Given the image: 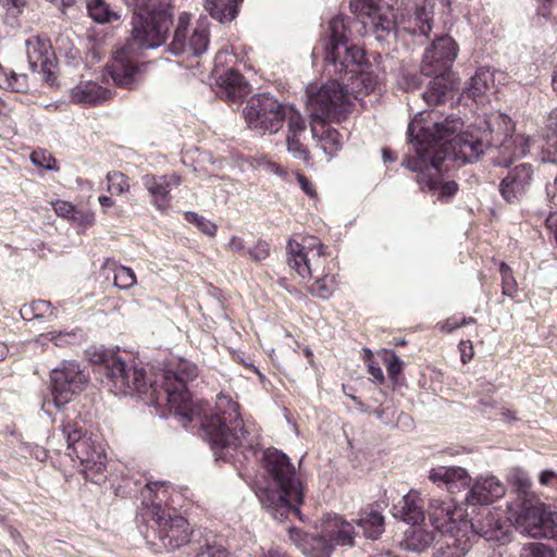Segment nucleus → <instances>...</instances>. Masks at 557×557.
Returning a JSON list of instances; mask_svg holds the SVG:
<instances>
[{
  "label": "nucleus",
  "instance_id": "nucleus-1",
  "mask_svg": "<svg viewBox=\"0 0 557 557\" xmlns=\"http://www.w3.org/2000/svg\"><path fill=\"white\" fill-rule=\"evenodd\" d=\"M198 376L197 367L186 360L169 367L162 374V383H150L151 405L161 406L163 401L188 422L200 421L206 440L216 459L238 461L256 454L255 441L247 436L238 412V405L230 395L220 393L215 406L210 412L198 409L190 399L187 384Z\"/></svg>",
  "mask_w": 557,
  "mask_h": 557
},
{
  "label": "nucleus",
  "instance_id": "nucleus-2",
  "mask_svg": "<svg viewBox=\"0 0 557 557\" xmlns=\"http://www.w3.org/2000/svg\"><path fill=\"white\" fill-rule=\"evenodd\" d=\"M433 112H418L408 125L409 141L414 149V156L404 158L401 165L406 169L417 172V182L422 189L428 188L441 201H448L458 190V185L454 181H444L442 177V163L446 160V154L440 152H429L424 147L429 137L445 138L451 132H456L461 126L460 117L448 115L443 121H437Z\"/></svg>",
  "mask_w": 557,
  "mask_h": 557
},
{
  "label": "nucleus",
  "instance_id": "nucleus-3",
  "mask_svg": "<svg viewBox=\"0 0 557 557\" xmlns=\"http://www.w3.org/2000/svg\"><path fill=\"white\" fill-rule=\"evenodd\" d=\"M262 466L265 485L256 492L262 506L277 520L289 513L299 515L304 488L289 457L276 448H268L262 456Z\"/></svg>",
  "mask_w": 557,
  "mask_h": 557
},
{
  "label": "nucleus",
  "instance_id": "nucleus-4",
  "mask_svg": "<svg viewBox=\"0 0 557 557\" xmlns=\"http://www.w3.org/2000/svg\"><path fill=\"white\" fill-rule=\"evenodd\" d=\"M306 95L307 109L312 119V137L317 139L325 154L333 157L342 149L344 138L325 121L339 122L346 119L356 97L344 91L335 81H327L320 87L310 84L306 89Z\"/></svg>",
  "mask_w": 557,
  "mask_h": 557
},
{
  "label": "nucleus",
  "instance_id": "nucleus-5",
  "mask_svg": "<svg viewBox=\"0 0 557 557\" xmlns=\"http://www.w3.org/2000/svg\"><path fill=\"white\" fill-rule=\"evenodd\" d=\"M347 26L343 16H335L329 23L327 44L325 46V71L329 75H338L335 81L344 91L359 96L373 89V81L369 73L361 72L363 51L355 45H349L346 36Z\"/></svg>",
  "mask_w": 557,
  "mask_h": 557
},
{
  "label": "nucleus",
  "instance_id": "nucleus-6",
  "mask_svg": "<svg viewBox=\"0 0 557 557\" xmlns=\"http://www.w3.org/2000/svg\"><path fill=\"white\" fill-rule=\"evenodd\" d=\"M165 482H148L141 491V507L138 522L146 523L144 536L152 546L168 552L175 550L189 542L188 521L180 515H171L162 507L166 499Z\"/></svg>",
  "mask_w": 557,
  "mask_h": 557
},
{
  "label": "nucleus",
  "instance_id": "nucleus-7",
  "mask_svg": "<svg viewBox=\"0 0 557 557\" xmlns=\"http://www.w3.org/2000/svg\"><path fill=\"white\" fill-rule=\"evenodd\" d=\"M325 247L313 236L304 237L301 242L287 243V262L304 281L314 280L310 293L327 299L335 288V280L329 273Z\"/></svg>",
  "mask_w": 557,
  "mask_h": 557
},
{
  "label": "nucleus",
  "instance_id": "nucleus-8",
  "mask_svg": "<svg viewBox=\"0 0 557 557\" xmlns=\"http://www.w3.org/2000/svg\"><path fill=\"white\" fill-rule=\"evenodd\" d=\"M60 433L66 443V454L78 460L86 480L100 484L106 481L107 454L102 443L87 435L77 421L63 420Z\"/></svg>",
  "mask_w": 557,
  "mask_h": 557
},
{
  "label": "nucleus",
  "instance_id": "nucleus-9",
  "mask_svg": "<svg viewBox=\"0 0 557 557\" xmlns=\"http://www.w3.org/2000/svg\"><path fill=\"white\" fill-rule=\"evenodd\" d=\"M458 53V46L450 36H441L426 49L421 72L425 76H432L429 87L422 92V98L428 106L443 103L446 96L453 89L450 67Z\"/></svg>",
  "mask_w": 557,
  "mask_h": 557
},
{
  "label": "nucleus",
  "instance_id": "nucleus-10",
  "mask_svg": "<svg viewBox=\"0 0 557 557\" xmlns=\"http://www.w3.org/2000/svg\"><path fill=\"white\" fill-rule=\"evenodd\" d=\"M148 9L132 16L131 35L126 41L127 50L137 53L140 50L157 49L165 44L173 24V14L169 4L150 0Z\"/></svg>",
  "mask_w": 557,
  "mask_h": 557
},
{
  "label": "nucleus",
  "instance_id": "nucleus-11",
  "mask_svg": "<svg viewBox=\"0 0 557 557\" xmlns=\"http://www.w3.org/2000/svg\"><path fill=\"white\" fill-rule=\"evenodd\" d=\"M462 123V121L460 120ZM478 126L481 135H474L470 132L457 134L461 128L451 132L445 138L429 137L424 147L429 148V152H440L441 156L446 154V159L461 160L465 163L475 162L484 150L492 145V129L488 122L479 120ZM462 127V125L460 126Z\"/></svg>",
  "mask_w": 557,
  "mask_h": 557
},
{
  "label": "nucleus",
  "instance_id": "nucleus-12",
  "mask_svg": "<svg viewBox=\"0 0 557 557\" xmlns=\"http://www.w3.org/2000/svg\"><path fill=\"white\" fill-rule=\"evenodd\" d=\"M107 375V384L112 393L120 396L151 394L150 384L146 381V371L135 361L126 362L113 352H102L98 359ZM151 405V395L149 396Z\"/></svg>",
  "mask_w": 557,
  "mask_h": 557
},
{
  "label": "nucleus",
  "instance_id": "nucleus-13",
  "mask_svg": "<svg viewBox=\"0 0 557 557\" xmlns=\"http://www.w3.org/2000/svg\"><path fill=\"white\" fill-rule=\"evenodd\" d=\"M243 113L249 128L260 134H275L284 125L287 107L270 94H259L248 100Z\"/></svg>",
  "mask_w": 557,
  "mask_h": 557
},
{
  "label": "nucleus",
  "instance_id": "nucleus-14",
  "mask_svg": "<svg viewBox=\"0 0 557 557\" xmlns=\"http://www.w3.org/2000/svg\"><path fill=\"white\" fill-rule=\"evenodd\" d=\"M52 400H48L58 409L71 401L73 395L79 393L87 383V376L75 361H62L51 370Z\"/></svg>",
  "mask_w": 557,
  "mask_h": 557
},
{
  "label": "nucleus",
  "instance_id": "nucleus-15",
  "mask_svg": "<svg viewBox=\"0 0 557 557\" xmlns=\"http://www.w3.org/2000/svg\"><path fill=\"white\" fill-rule=\"evenodd\" d=\"M515 521L517 528L531 537H554L556 534L557 515L546 511L540 500L523 499Z\"/></svg>",
  "mask_w": 557,
  "mask_h": 557
},
{
  "label": "nucleus",
  "instance_id": "nucleus-16",
  "mask_svg": "<svg viewBox=\"0 0 557 557\" xmlns=\"http://www.w3.org/2000/svg\"><path fill=\"white\" fill-rule=\"evenodd\" d=\"M189 23L190 14L187 12L181 13L174 30L173 39L168 46V49L172 54H189L198 57L206 52L209 45V36L206 28L196 27L189 36V42H186Z\"/></svg>",
  "mask_w": 557,
  "mask_h": 557
},
{
  "label": "nucleus",
  "instance_id": "nucleus-17",
  "mask_svg": "<svg viewBox=\"0 0 557 557\" xmlns=\"http://www.w3.org/2000/svg\"><path fill=\"white\" fill-rule=\"evenodd\" d=\"M429 516L432 525L442 534L455 536L461 525H467L463 520V510L454 499L446 497L445 499H431Z\"/></svg>",
  "mask_w": 557,
  "mask_h": 557
},
{
  "label": "nucleus",
  "instance_id": "nucleus-18",
  "mask_svg": "<svg viewBox=\"0 0 557 557\" xmlns=\"http://www.w3.org/2000/svg\"><path fill=\"white\" fill-rule=\"evenodd\" d=\"M534 178V170L529 163L509 168L502 178L498 190L507 203L520 202L530 191Z\"/></svg>",
  "mask_w": 557,
  "mask_h": 557
},
{
  "label": "nucleus",
  "instance_id": "nucleus-19",
  "mask_svg": "<svg viewBox=\"0 0 557 557\" xmlns=\"http://www.w3.org/2000/svg\"><path fill=\"white\" fill-rule=\"evenodd\" d=\"M136 54L133 50H127L124 46L117 50L112 62L107 65V72L119 87L133 88L137 81L138 67L133 60Z\"/></svg>",
  "mask_w": 557,
  "mask_h": 557
},
{
  "label": "nucleus",
  "instance_id": "nucleus-20",
  "mask_svg": "<svg viewBox=\"0 0 557 557\" xmlns=\"http://www.w3.org/2000/svg\"><path fill=\"white\" fill-rule=\"evenodd\" d=\"M182 183L180 175L146 174L143 176V184L151 197L152 205L160 211H165L171 205V189Z\"/></svg>",
  "mask_w": 557,
  "mask_h": 557
},
{
  "label": "nucleus",
  "instance_id": "nucleus-21",
  "mask_svg": "<svg viewBox=\"0 0 557 557\" xmlns=\"http://www.w3.org/2000/svg\"><path fill=\"white\" fill-rule=\"evenodd\" d=\"M433 20V0H422L417 2L413 13L401 14L398 17L397 30H404L411 35L428 36L432 29Z\"/></svg>",
  "mask_w": 557,
  "mask_h": 557
},
{
  "label": "nucleus",
  "instance_id": "nucleus-22",
  "mask_svg": "<svg viewBox=\"0 0 557 557\" xmlns=\"http://www.w3.org/2000/svg\"><path fill=\"white\" fill-rule=\"evenodd\" d=\"M290 541L307 557H331L333 544H331L325 534H307L300 530L292 528L288 531Z\"/></svg>",
  "mask_w": 557,
  "mask_h": 557
},
{
  "label": "nucleus",
  "instance_id": "nucleus-23",
  "mask_svg": "<svg viewBox=\"0 0 557 557\" xmlns=\"http://www.w3.org/2000/svg\"><path fill=\"white\" fill-rule=\"evenodd\" d=\"M505 486L496 476L478 479L471 486L467 503L469 505H490L505 495Z\"/></svg>",
  "mask_w": 557,
  "mask_h": 557
},
{
  "label": "nucleus",
  "instance_id": "nucleus-24",
  "mask_svg": "<svg viewBox=\"0 0 557 557\" xmlns=\"http://www.w3.org/2000/svg\"><path fill=\"white\" fill-rule=\"evenodd\" d=\"M333 545L354 546L357 535L354 525L338 515L327 513L323 519V530Z\"/></svg>",
  "mask_w": 557,
  "mask_h": 557
},
{
  "label": "nucleus",
  "instance_id": "nucleus-25",
  "mask_svg": "<svg viewBox=\"0 0 557 557\" xmlns=\"http://www.w3.org/2000/svg\"><path fill=\"white\" fill-rule=\"evenodd\" d=\"M393 516L408 524L416 525L424 520L423 502L420 493L409 491L393 506Z\"/></svg>",
  "mask_w": 557,
  "mask_h": 557
},
{
  "label": "nucleus",
  "instance_id": "nucleus-26",
  "mask_svg": "<svg viewBox=\"0 0 557 557\" xmlns=\"http://www.w3.org/2000/svg\"><path fill=\"white\" fill-rule=\"evenodd\" d=\"M111 92L95 82H81L71 90V100L82 106H97L110 99Z\"/></svg>",
  "mask_w": 557,
  "mask_h": 557
},
{
  "label": "nucleus",
  "instance_id": "nucleus-27",
  "mask_svg": "<svg viewBox=\"0 0 557 557\" xmlns=\"http://www.w3.org/2000/svg\"><path fill=\"white\" fill-rule=\"evenodd\" d=\"M482 519L471 521L472 531L488 542H498L505 536L500 513L486 509Z\"/></svg>",
  "mask_w": 557,
  "mask_h": 557
},
{
  "label": "nucleus",
  "instance_id": "nucleus-28",
  "mask_svg": "<svg viewBox=\"0 0 557 557\" xmlns=\"http://www.w3.org/2000/svg\"><path fill=\"white\" fill-rule=\"evenodd\" d=\"M543 137L545 144L542 146L544 151L543 160L547 162H557V108L550 111L547 116L545 127L543 129ZM557 187V174L554 181L553 188ZM552 186H547V195L550 196Z\"/></svg>",
  "mask_w": 557,
  "mask_h": 557
},
{
  "label": "nucleus",
  "instance_id": "nucleus-29",
  "mask_svg": "<svg viewBox=\"0 0 557 557\" xmlns=\"http://www.w3.org/2000/svg\"><path fill=\"white\" fill-rule=\"evenodd\" d=\"M218 84L223 94L230 100L244 98L248 94V85L244 76L231 69L219 76Z\"/></svg>",
  "mask_w": 557,
  "mask_h": 557
},
{
  "label": "nucleus",
  "instance_id": "nucleus-30",
  "mask_svg": "<svg viewBox=\"0 0 557 557\" xmlns=\"http://www.w3.org/2000/svg\"><path fill=\"white\" fill-rule=\"evenodd\" d=\"M398 17L391 10L382 12L377 8H369L367 20L362 23L366 27L372 28V30L381 38L383 34L389 33L393 29H397Z\"/></svg>",
  "mask_w": 557,
  "mask_h": 557
},
{
  "label": "nucleus",
  "instance_id": "nucleus-31",
  "mask_svg": "<svg viewBox=\"0 0 557 557\" xmlns=\"http://www.w3.org/2000/svg\"><path fill=\"white\" fill-rule=\"evenodd\" d=\"M528 145L529 139L522 136H517L516 138L510 136L506 138V140L500 144V156L495 160V164L509 168L512 158H521L527 154Z\"/></svg>",
  "mask_w": 557,
  "mask_h": 557
},
{
  "label": "nucleus",
  "instance_id": "nucleus-32",
  "mask_svg": "<svg viewBox=\"0 0 557 557\" xmlns=\"http://www.w3.org/2000/svg\"><path fill=\"white\" fill-rule=\"evenodd\" d=\"M356 523L362 529L364 537L369 540H377L385 529V521L382 512L374 509L361 511Z\"/></svg>",
  "mask_w": 557,
  "mask_h": 557
},
{
  "label": "nucleus",
  "instance_id": "nucleus-33",
  "mask_svg": "<svg viewBox=\"0 0 557 557\" xmlns=\"http://www.w3.org/2000/svg\"><path fill=\"white\" fill-rule=\"evenodd\" d=\"M493 73L486 67H481L471 77L466 94L476 102L483 101V97L493 88Z\"/></svg>",
  "mask_w": 557,
  "mask_h": 557
},
{
  "label": "nucleus",
  "instance_id": "nucleus-34",
  "mask_svg": "<svg viewBox=\"0 0 557 557\" xmlns=\"http://www.w3.org/2000/svg\"><path fill=\"white\" fill-rule=\"evenodd\" d=\"M244 0H205V8L210 15L221 22L233 21L238 14V8Z\"/></svg>",
  "mask_w": 557,
  "mask_h": 557
},
{
  "label": "nucleus",
  "instance_id": "nucleus-35",
  "mask_svg": "<svg viewBox=\"0 0 557 557\" xmlns=\"http://www.w3.org/2000/svg\"><path fill=\"white\" fill-rule=\"evenodd\" d=\"M86 8L89 16L98 24H110L121 18V12L106 0H87Z\"/></svg>",
  "mask_w": 557,
  "mask_h": 557
},
{
  "label": "nucleus",
  "instance_id": "nucleus-36",
  "mask_svg": "<svg viewBox=\"0 0 557 557\" xmlns=\"http://www.w3.org/2000/svg\"><path fill=\"white\" fill-rule=\"evenodd\" d=\"M0 87L14 92H24L28 88L27 75L1 69Z\"/></svg>",
  "mask_w": 557,
  "mask_h": 557
},
{
  "label": "nucleus",
  "instance_id": "nucleus-37",
  "mask_svg": "<svg viewBox=\"0 0 557 557\" xmlns=\"http://www.w3.org/2000/svg\"><path fill=\"white\" fill-rule=\"evenodd\" d=\"M20 314L25 321L54 315L50 301L46 300H36L24 305L20 310Z\"/></svg>",
  "mask_w": 557,
  "mask_h": 557
},
{
  "label": "nucleus",
  "instance_id": "nucleus-38",
  "mask_svg": "<svg viewBox=\"0 0 557 557\" xmlns=\"http://www.w3.org/2000/svg\"><path fill=\"white\" fill-rule=\"evenodd\" d=\"M29 66L33 72L42 71L44 73H48L50 75V67L52 66V61L48 55V47L45 44H39L37 49H34V52H28Z\"/></svg>",
  "mask_w": 557,
  "mask_h": 557
},
{
  "label": "nucleus",
  "instance_id": "nucleus-39",
  "mask_svg": "<svg viewBox=\"0 0 557 557\" xmlns=\"http://www.w3.org/2000/svg\"><path fill=\"white\" fill-rule=\"evenodd\" d=\"M471 476L465 468L453 466L449 467L448 492L455 493L461 488H466L471 484Z\"/></svg>",
  "mask_w": 557,
  "mask_h": 557
},
{
  "label": "nucleus",
  "instance_id": "nucleus-40",
  "mask_svg": "<svg viewBox=\"0 0 557 557\" xmlns=\"http://www.w3.org/2000/svg\"><path fill=\"white\" fill-rule=\"evenodd\" d=\"M78 339V330L70 332H49L48 334H41L35 339V344L44 345L46 341H51L55 346L64 347L66 345L74 344Z\"/></svg>",
  "mask_w": 557,
  "mask_h": 557
},
{
  "label": "nucleus",
  "instance_id": "nucleus-41",
  "mask_svg": "<svg viewBox=\"0 0 557 557\" xmlns=\"http://www.w3.org/2000/svg\"><path fill=\"white\" fill-rule=\"evenodd\" d=\"M114 286L120 289H128L137 283L136 275L131 268L124 265H115L114 269Z\"/></svg>",
  "mask_w": 557,
  "mask_h": 557
},
{
  "label": "nucleus",
  "instance_id": "nucleus-42",
  "mask_svg": "<svg viewBox=\"0 0 557 557\" xmlns=\"http://www.w3.org/2000/svg\"><path fill=\"white\" fill-rule=\"evenodd\" d=\"M108 191L115 195H122L129 189L128 178L121 172H109L107 174Z\"/></svg>",
  "mask_w": 557,
  "mask_h": 557
},
{
  "label": "nucleus",
  "instance_id": "nucleus-43",
  "mask_svg": "<svg viewBox=\"0 0 557 557\" xmlns=\"http://www.w3.org/2000/svg\"><path fill=\"white\" fill-rule=\"evenodd\" d=\"M301 136L296 135H287L286 145L287 151L295 158L302 160L308 163L310 160V151L307 147L301 143Z\"/></svg>",
  "mask_w": 557,
  "mask_h": 557
},
{
  "label": "nucleus",
  "instance_id": "nucleus-44",
  "mask_svg": "<svg viewBox=\"0 0 557 557\" xmlns=\"http://www.w3.org/2000/svg\"><path fill=\"white\" fill-rule=\"evenodd\" d=\"M185 220L191 224H195L198 230H200L203 234L213 237L216 233V225L205 216L199 215L196 212L187 211L185 212Z\"/></svg>",
  "mask_w": 557,
  "mask_h": 557
},
{
  "label": "nucleus",
  "instance_id": "nucleus-45",
  "mask_svg": "<svg viewBox=\"0 0 557 557\" xmlns=\"http://www.w3.org/2000/svg\"><path fill=\"white\" fill-rule=\"evenodd\" d=\"M499 272L502 274L503 294L511 298L515 297L518 290V285L512 275L510 267H508L505 262H502L499 264Z\"/></svg>",
  "mask_w": 557,
  "mask_h": 557
},
{
  "label": "nucleus",
  "instance_id": "nucleus-46",
  "mask_svg": "<svg viewBox=\"0 0 557 557\" xmlns=\"http://www.w3.org/2000/svg\"><path fill=\"white\" fill-rule=\"evenodd\" d=\"M287 125L288 134L301 136L306 131V123L301 114L294 109V107H287Z\"/></svg>",
  "mask_w": 557,
  "mask_h": 557
},
{
  "label": "nucleus",
  "instance_id": "nucleus-47",
  "mask_svg": "<svg viewBox=\"0 0 557 557\" xmlns=\"http://www.w3.org/2000/svg\"><path fill=\"white\" fill-rule=\"evenodd\" d=\"M522 557H555V554L543 543H529L523 546Z\"/></svg>",
  "mask_w": 557,
  "mask_h": 557
},
{
  "label": "nucleus",
  "instance_id": "nucleus-48",
  "mask_svg": "<svg viewBox=\"0 0 557 557\" xmlns=\"http://www.w3.org/2000/svg\"><path fill=\"white\" fill-rule=\"evenodd\" d=\"M449 467L438 466L429 472V480L437 486H444L448 491Z\"/></svg>",
  "mask_w": 557,
  "mask_h": 557
},
{
  "label": "nucleus",
  "instance_id": "nucleus-49",
  "mask_svg": "<svg viewBox=\"0 0 557 557\" xmlns=\"http://www.w3.org/2000/svg\"><path fill=\"white\" fill-rule=\"evenodd\" d=\"M30 160L33 164L38 168H42L49 171L57 170L55 160L52 158L51 154H46V152L44 151H34L30 154Z\"/></svg>",
  "mask_w": 557,
  "mask_h": 557
},
{
  "label": "nucleus",
  "instance_id": "nucleus-50",
  "mask_svg": "<svg viewBox=\"0 0 557 557\" xmlns=\"http://www.w3.org/2000/svg\"><path fill=\"white\" fill-rule=\"evenodd\" d=\"M509 481L511 482L512 485L517 487V491L520 494L527 495L531 486V481L524 472L519 470L512 472L509 476Z\"/></svg>",
  "mask_w": 557,
  "mask_h": 557
},
{
  "label": "nucleus",
  "instance_id": "nucleus-51",
  "mask_svg": "<svg viewBox=\"0 0 557 557\" xmlns=\"http://www.w3.org/2000/svg\"><path fill=\"white\" fill-rule=\"evenodd\" d=\"M247 255L257 262L265 260L270 255L269 244L259 240L253 248L247 250Z\"/></svg>",
  "mask_w": 557,
  "mask_h": 557
},
{
  "label": "nucleus",
  "instance_id": "nucleus-52",
  "mask_svg": "<svg viewBox=\"0 0 557 557\" xmlns=\"http://www.w3.org/2000/svg\"><path fill=\"white\" fill-rule=\"evenodd\" d=\"M52 207L55 211V213L64 219L71 220L73 219L76 208L69 201L64 200H57L52 203Z\"/></svg>",
  "mask_w": 557,
  "mask_h": 557
},
{
  "label": "nucleus",
  "instance_id": "nucleus-53",
  "mask_svg": "<svg viewBox=\"0 0 557 557\" xmlns=\"http://www.w3.org/2000/svg\"><path fill=\"white\" fill-rule=\"evenodd\" d=\"M22 451L24 454H29L30 457L35 458L38 461H45L47 460L49 454L48 449L39 446V445H33V444H24L22 446Z\"/></svg>",
  "mask_w": 557,
  "mask_h": 557
},
{
  "label": "nucleus",
  "instance_id": "nucleus-54",
  "mask_svg": "<svg viewBox=\"0 0 557 557\" xmlns=\"http://www.w3.org/2000/svg\"><path fill=\"white\" fill-rule=\"evenodd\" d=\"M386 361L387 372L391 377L395 379L401 372L403 362L399 359V357L394 352L388 354V359Z\"/></svg>",
  "mask_w": 557,
  "mask_h": 557
},
{
  "label": "nucleus",
  "instance_id": "nucleus-55",
  "mask_svg": "<svg viewBox=\"0 0 557 557\" xmlns=\"http://www.w3.org/2000/svg\"><path fill=\"white\" fill-rule=\"evenodd\" d=\"M296 178H297V182H298L300 188L308 197H310V198L317 197V190L314 188V185L312 184V182L309 178H307L304 174H301L299 172L296 173Z\"/></svg>",
  "mask_w": 557,
  "mask_h": 557
},
{
  "label": "nucleus",
  "instance_id": "nucleus-56",
  "mask_svg": "<svg viewBox=\"0 0 557 557\" xmlns=\"http://www.w3.org/2000/svg\"><path fill=\"white\" fill-rule=\"evenodd\" d=\"M72 221L77 222L83 226H89L94 224L95 214L90 211H81L76 209Z\"/></svg>",
  "mask_w": 557,
  "mask_h": 557
},
{
  "label": "nucleus",
  "instance_id": "nucleus-57",
  "mask_svg": "<svg viewBox=\"0 0 557 557\" xmlns=\"http://www.w3.org/2000/svg\"><path fill=\"white\" fill-rule=\"evenodd\" d=\"M162 4H169V0H158ZM126 4L134 9L133 15H137L140 13V10L148 9V4H150V0H125Z\"/></svg>",
  "mask_w": 557,
  "mask_h": 557
},
{
  "label": "nucleus",
  "instance_id": "nucleus-58",
  "mask_svg": "<svg viewBox=\"0 0 557 557\" xmlns=\"http://www.w3.org/2000/svg\"><path fill=\"white\" fill-rule=\"evenodd\" d=\"M227 249L237 252L242 256L247 255V250L245 248L244 240L240 237L233 236L230 242L227 243Z\"/></svg>",
  "mask_w": 557,
  "mask_h": 557
},
{
  "label": "nucleus",
  "instance_id": "nucleus-59",
  "mask_svg": "<svg viewBox=\"0 0 557 557\" xmlns=\"http://www.w3.org/2000/svg\"><path fill=\"white\" fill-rule=\"evenodd\" d=\"M460 326H461L460 319L454 317V318L447 319L443 323L442 330L447 332V333H450V332L457 330Z\"/></svg>",
  "mask_w": 557,
  "mask_h": 557
},
{
  "label": "nucleus",
  "instance_id": "nucleus-60",
  "mask_svg": "<svg viewBox=\"0 0 557 557\" xmlns=\"http://www.w3.org/2000/svg\"><path fill=\"white\" fill-rule=\"evenodd\" d=\"M0 5L10 11L12 9H20L25 5L24 0H0Z\"/></svg>",
  "mask_w": 557,
  "mask_h": 557
},
{
  "label": "nucleus",
  "instance_id": "nucleus-61",
  "mask_svg": "<svg viewBox=\"0 0 557 557\" xmlns=\"http://www.w3.org/2000/svg\"><path fill=\"white\" fill-rule=\"evenodd\" d=\"M420 85L419 78L416 75L405 76L404 87L406 90H413Z\"/></svg>",
  "mask_w": 557,
  "mask_h": 557
},
{
  "label": "nucleus",
  "instance_id": "nucleus-62",
  "mask_svg": "<svg viewBox=\"0 0 557 557\" xmlns=\"http://www.w3.org/2000/svg\"><path fill=\"white\" fill-rule=\"evenodd\" d=\"M369 373L371 374V376L373 377V380L375 382H379V383L383 382L384 375H383V371L380 367L369 364Z\"/></svg>",
  "mask_w": 557,
  "mask_h": 557
},
{
  "label": "nucleus",
  "instance_id": "nucleus-63",
  "mask_svg": "<svg viewBox=\"0 0 557 557\" xmlns=\"http://www.w3.org/2000/svg\"><path fill=\"white\" fill-rule=\"evenodd\" d=\"M557 476V473L552 470H545L540 474V483L542 485H548L553 478Z\"/></svg>",
  "mask_w": 557,
  "mask_h": 557
},
{
  "label": "nucleus",
  "instance_id": "nucleus-64",
  "mask_svg": "<svg viewBox=\"0 0 557 557\" xmlns=\"http://www.w3.org/2000/svg\"><path fill=\"white\" fill-rule=\"evenodd\" d=\"M436 557H460L459 554H457L449 544H447L446 548H441L437 552Z\"/></svg>",
  "mask_w": 557,
  "mask_h": 557
}]
</instances>
